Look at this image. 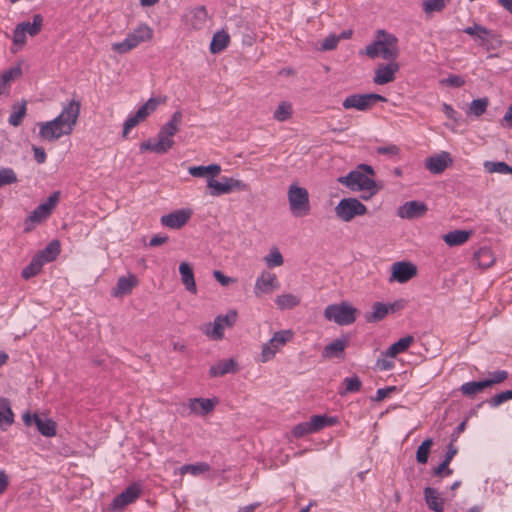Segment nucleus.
<instances>
[{
  "label": "nucleus",
  "instance_id": "nucleus-41",
  "mask_svg": "<svg viewBox=\"0 0 512 512\" xmlns=\"http://www.w3.org/2000/svg\"><path fill=\"white\" fill-rule=\"evenodd\" d=\"M26 111L27 107L25 101L13 105L12 112L8 119L9 124L14 127L19 126L26 115Z\"/></svg>",
  "mask_w": 512,
  "mask_h": 512
},
{
  "label": "nucleus",
  "instance_id": "nucleus-4",
  "mask_svg": "<svg viewBox=\"0 0 512 512\" xmlns=\"http://www.w3.org/2000/svg\"><path fill=\"white\" fill-rule=\"evenodd\" d=\"M153 35V29L148 24L141 23L129 32L123 41L113 43L111 49L118 54H126L140 44L151 41Z\"/></svg>",
  "mask_w": 512,
  "mask_h": 512
},
{
  "label": "nucleus",
  "instance_id": "nucleus-54",
  "mask_svg": "<svg viewBox=\"0 0 512 512\" xmlns=\"http://www.w3.org/2000/svg\"><path fill=\"white\" fill-rule=\"evenodd\" d=\"M508 375V372L505 370L489 372V378L485 379V383L487 384L488 388L492 387L495 384L504 382L508 378Z\"/></svg>",
  "mask_w": 512,
  "mask_h": 512
},
{
  "label": "nucleus",
  "instance_id": "nucleus-27",
  "mask_svg": "<svg viewBox=\"0 0 512 512\" xmlns=\"http://www.w3.org/2000/svg\"><path fill=\"white\" fill-rule=\"evenodd\" d=\"M21 74L22 69L17 65L4 71L0 75V96L9 92L11 80L19 78Z\"/></svg>",
  "mask_w": 512,
  "mask_h": 512
},
{
  "label": "nucleus",
  "instance_id": "nucleus-55",
  "mask_svg": "<svg viewBox=\"0 0 512 512\" xmlns=\"http://www.w3.org/2000/svg\"><path fill=\"white\" fill-rule=\"evenodd\" d=\"M265 261L269 268H273L282 265L284 260L279 250L275 248L265 257Z\"/></svg>",
  "mask_w": 512,
  "mask_h": 512
},
{
  "label": "nucleus",
  "instance_id": "nucleus-1",
  "mask_svg": "<svg viewBox=\"0 0 512 512\" xmlns=\"http://www.w3.org/2000/svg\"><path fill=\"white\" fill-rule=\"evenodd\" d=\"M79 114L80 102L71 100L63 106L61 113L56 118L38 124L39 136L49 142L69 136L77 124Z\"/></svg>",
  "mask_w": 512,
  "mask_h": 512
},
{
  "label": "nucleus",
  "instance_id": "nucleus-59",
  "mask_svg": "<svg viewBox=\"0 0 512 512\" xmlns=\"http://www.w3.org/2000/svg\"><path fill=\"white\" fill-rule=\"evenodd\" d=\"M449 462L443 460L436 468L432 470L433 476L445 477L450 476L453 473V470L449 468Z\"/></svg>",
  "mask_w": 512,
  "mask_h": 512
},
{
  "label": "nucleus",
  "instance_id": "nucleus-34",
  "mask_svg": "<svg viewBox=\"0 0 512 512\" xmlns=\"http://www.w3.org/2000/svg\"><path fill=\"white\" fill-rule=\"evenodd\" d=\"M348 340L346 338H339L328 344L323 351L325 357H340L344 352Z\"/></svg>",
  "mask_w": 512,
  "mask_h": 512
},
{
  "label": "nucleus",
  "instance_id": "nucleus-52",
  "mask_svg": "<svg viewBox=\"0 0 512 512\" xmlns=\"http://www.w3.org/2000/svg\"><path fill=\"white\" fill-rule=\"evenodd\" d=\"M224 324L222 322V315H219L215 318L213 322L212 330L207 329L205 331L206 335L212 339L220 340L224 336Z\"/></svg>",
  "mask_w": 512,
  "mask_h": 512
},
{
  "label": "nucleus",
  "instance_id": "nucleus-51",
  "mask_svg": "<svg viewBox=\"0 0 512 512\" xmlns=\"http://www.w3.org/2000/svg\"><path fill=\"white\" fill-rule=\"evenodd\" d=\"M210 470L209 464L205 462H200L196 464H185L180 468V473L186 474L191 473L192 475H199L205 472H208Z\"/></svg>",
  "mask_w": 512,
  "mask_h": 512
},
{
  "label": "nucleus",
  "instance_id": "nucleus-62",
  "mask_svg": "<svg viewBox=\"0 0 512 512\" xmlns=\"http://www.w3.org/2000/svg\"><path fill=\"white\" fill-rule=\"evenodd\" d=\"M440 83L450 87H461L465 84V80L459 75H449L446 79L441 80Z\"/></svg>",
  "mask_w": 512,
  "mask_h": 512
},
{
  "label": "nucleus",
  "instance_id": "nucleus-33",
  "mask_svg": "<svg viewBox=\"0 0 512 512\" xmlns=\"http://www.w3.org/2000/svg\"><path fill=\"white\" fill-rule=\"evenodd\" d=\"M230 42V36L225 31L216 32L210 43V51L213 54L223 51Z\"/></svg>",
  "mask_w": 512,
  "mask_h": 512
},
{
  "label": "nucleus",
  "instance_id": "nucleus-22",
  "mask_svg": "<svg viewBox=\"0 0 512 512\" xmlns=\"http://www.w3.org/2000/svg\"><path fill=\"white\" fill-rule=\"evenodd\" d=\"M34 424L39 433L45 437H53L56 435L57 424L50 418H42L37 413L33 414Z\"/></svg>",
  "mask_w": 512,
  "mask_h": 512
},
{
  "label": "nucleus",
  "instance_id": "nucleus-9",
  "mask_svg": "<svg viewBox=\"0 0 512 512\" xmlns=\"http://www.w3.org/2000/svg\"><path fill=\"white\" fill-rule=\"evenodd\" d=\"M384 101V97L379 94H353L343 101L345 109H356L366 111L371 109L377 102Z\"/></svg>",
  "mask_w": 512,
  "mask_h": 512
},
{
  "label": "nucleus",
  "instance_id": "nucleus-10",
  "mask_svg": "<svg viewBox=\"0 0 512 512\" xmlns=\"http://www.w3.org/2000/svg\"><path fill=\"white\" fill-rule=\"evenodd\" d=\"M293 337L291 330H280L276 332L273 337L263 345L261 352V361L266 362L272 359L278 349L284 346Z\"/></svg>",
  "mask_w": 512,
  "mask_h": 512
},
{
  "label": "nucleus",
  "instance_id": "nucleus-2",
  "mask_svg": "<svg viewBox=\"0 0 512 512\" xmlns=\"http://www.w3.org/2000/svg\"><path fill=\"white\" fill-rule=\"evenodd\" d=\"M338 182L351 191L360 193L364 200L370 199L379 191L375 181V172L371 166L366 164H360L346 176L339 177Z\"/></svg>",
  "mask_w": 512,
  "mask_h": 512
},
{
  "label": "nucleus",
  "instance_id": "nucleus-36",
  "mask_svg": "<svg viewBox=\"0 0 512 512\" xmlns=\"http://www.w3.org/2000/svg\"><path fill=\"white\" fill-rule=\"evenodd\" d=\"M14 422V414L6 399L0 400V428L6 430Z\"/></svg>",
  "mask_w": 512,
  "mask_h": 512
},
{
  "label": "nucleus",
  "instance_id": "nucleus-16",
  "mask_svg": "<svg viewBox=\"0 0 512 512\" xmlns=\"http://www.w3.org/2000/svg\"><path fill=\"white\" fill-rule=\"evenodd\" d=\"M279 286L275 274L263 272L256 280L254 293L257 297H260L262 294H271L274 290H277Z\"/></svg>",
  "mask_w": 512,
  "mask_h": 512
},
{
  "label": "nucleus",
  "instance_id": "nucleus-53",
  "mask_svg": "<svg viewBox=\"0 0 512 512\" xmlns=\"http://www.w3.org/2000/svg\"><path fill=\"white\" fill-rule=\"evenodd\" d=\"M365 319L369 323L378 322L384 319V302H376L374 304V310L372 312H367Z\"/></svg>",
  "mask_w": 512,
  "mask_h": 512
},
{
  "label": "nucleus",
  "instance_id": "nucleus-35",
  "mask_svg": "<svg viewBox=\"0 0 512 512\" xmlns=\"http://www.w3.org/2000/svg\"><path fill=\"white\" fill-rule=\"evenodd\" d=\"M301 302V298L294 294H281L275 298V303L280 310L293 309Z\"/></svg>",
  "mask_w": 512,
  "mask_h": 512
},
{
  "label": "nucleus",
  "instance_id": "nucleus-58",
  "mask_svg": "<svg viewBox=\"0 0 512 512\" xmlns=\"http://www.w3.org/2000/svg\"><path fill=\"white\" fill-rule=\"evenodd\" d=\"M292 433L296 438H301L305 435L312 434L314 432L311 428L310 422L307 421V422H302V423L297 424L293 428Z\"/></svg>",
  "mask_w": 512,
  "mask_h": 512
},
{
  "label": "nucleus",
  "instance_id": "nucleus-31",
  "mask_svg": "<svg viewBox=\"0 0 512 512\" xmlns=\"http://www.w3.org/2000/svg\"><path fill=\"white\" fill-rule=\"evenodd\" d=\"M414 340L415 339L412 335L400 338L397 342L393 343L388 349H386V357H396L398 354L407 351Z\"/></svg>",
  "mask_w": 512,
  "mask_h": 512
},
{
  "label": "nucleus",
  "instance_id": "nucleus-17",
  "mask_svg": "<svg viewBox=\"0 0 512 512\" xmlns=\"http://www.w3.org/2000/svg\"><path fill=\"white\" fill-rule=\"evenodd\" d=\"M426 211L427 206L424 203L409 201L399 207L398 214L401 218L413 220L424 215Z\"/></svg>",
  "mask_w": 512,
  "mask_h": 512
},
{
  "label": "nucleus",
  "instance_id": "nucleus-29",
  "mask_svg": "<svg viewBox=\"0 0 512 512\" xmlns=\"http://www.w3.org/2000/svg\"><path fill=\"white\" fill-rule=\"evenodd\" d=\"M464 33L474 37L479 40L481 44H486L490 42L493 38V33L488 30L486 27L474 24L473 26H469L464 29Z\"/></svg>",
  "mask_w": 512,
  "mask_h": 512
},
{
  "label": "nucleus",
  "instance_id": "nucleus-50",
  "mask_svg": "<svg viewBox=\"0 0 512 512\" xmlns=\"http://www.w3.org/2000/svg\"><path fill=\"white\" fill-rule=\"evenodd\" d=\"M433 445V440L431 438L425 439L417 448L416 451V460L420 464H426L429 457V452L431 446Z\"/></svg>",
  "mask_w": 512,
  "mask_h": 512
},
{
  "label": "nucleus",
  "instance_id": "nucleus-26",
  "mask_svg": "<svg viewBox=\"0 0 512 512\" xmlns=\"http://www.w3.org/2000/svg\"><path fill=\"white\" fill-rule=\"evenodd\" d=\"M192 215L189 208L179 209L161 217V224H186Z\"/></svg>",
  "mask_w": 512,
  "mask_h": 512
},
{
  "label": "nucleus",
  "instance_id": "nucleus-24",
  "mask_svg": "<svg viewBox=\"0 0 512 512\" xmlns=\"http://www.w3.org/2000/svg\"><path fill=\"white\" fill-rule=\"evenodd\" d=\"M61 251V245L58 240H52L44 249L40 250L35 257L43 264L54 261Z\"/></svg>",
  "mask_w": 512,
  "mask_h": 512
},
{
  "label": "nucleus",
  "instance_id": "nucleus-42",
  "mask_svg": "<svg viewBox=\"0 0 512 512\" xmlns=\"http://www.w3.org/2000/svg\"><path fill=\"white\" fill-rule=\"evenodd\" d=\"M449 3L450 0H423L421 6L425 14L430 16L442 12Z\"/></svg>",
  "mask_w": 512,
  "mask_h": 512
},
{
  "label": "nucleus",
  "instance_id": "nucleus-19",
  "mask_svg": "<svg viewBox=\"0 0 512 512\" xmlns=\"http://www.w3.org/2000/svg\"><path fill=\"white\" fill-rule=\"evenodd\" d=\"M138 284V279L135 275L122 276L118 279L116 286L112 289V296L122 297L132 292L133 288Z\"/></svg>",
  "mask_w": 512,
  "mask_h": 512
},
{
  "label": "nucleus",
  "instance_id": "nucleus-47",
  "mask_svg": "<svg viewBox=\"0 0 512 512\" xmlns=\"http://www.w3.org/2000/svg\"><path fill=\"white\" fill-rule=\"evenodd\" d=\"M18 176L15 170L11 167L0 168V190L6 186L16 184Z\"/></svg>",
  "mask_w": 512,
  "mask_h": 512
},
{
  "label": "nucleus",
  "instance_id": "nucleus-20",
  "mask_svg": "<svg viewBox=\"0 0 512 512\" xmlns=\"http://www.w3.org/2000/svg\"><path fill=\"white\" fill-rule=\"evenodd\" d=\"M237 371V362L234 359L230 358L219 361L218 363L212 365L209 369V376L214 378L224 376L229 373H236Z\"/></svg>",
  "mask_w": 512,
  "mask_h": 512
},
{
  "label": "nucleus",
  "instance_id": "nucleus-15",
  "mask_svg": "<svg viewBox=\"0 0 512 512\" xmlns=\"http://www.w3.org/2000/svg\"><path fill=\"white\" fill-rule=\"evenodd\" d=\"M60 198L59 192L52 193L48 199L40 203L30 215V220L40 222L45 220L57 206Z\"/></svg>",
  "mask_w": 512,
  "mask_h": 512
},
{
  "label": "nucleus",
  "instance_id": "nucleus-32",
  "mask_svg": "<svg viewBox=\"0 0 512 512\" xmlns=\"http://www.w3.org/2000/svg\"><path fill=\"white\" fill-rule=\"evenodd\" d=\"M474 261L480 268H489L495 262V257L488 247H481L474 253Z\"/></svg>",
  "mask_w": 512,
  "mask_h": 512
},
{
  "label": "nucleus",
  "instance_id": "nucleus-60",
  "mask_svg": "<svg viewBox=\"0 0 512 512\" xmlns=\"http://www.w3.org/2000/svg\"><path fill=\"white\" fill-rule=\"evenodd\" d=\"M442 112L454 124H458L459 123L460 114L450 104L443 103L442 104Z\"/></svg>",
  "mask_w": 512,
  "mask_h": 512
},
{
  "label": "nucleus",
  "instance_id": "nucleus-56",
  "mask_svg": "<svg viewBox=\"0 0 512 512\" xmlns=\"http://www.w3.org/2000/svg\"><path fill=\"white\" fill-rule=\"evenodd\" d=\"M510 399H512V390H506L494 395L488 403L491 407H498Z\"/></svg>",
  "mask_w": 512,
  "mask_h": 512
},
{
  "label": "nucleus",
  "instance_id": "nucleus-63",
  "mask_svg": "<svg viewBox=\"0 0 512 512\" xmlns=\"http://www.w3.org/2000/svg\"><path fill=\"white\" fill-rule=\"evenodd\" d=\"M339 40L340 37H337L336 35H329L322 42V50L328 51L335 49L338 45Z\"/></svg>",
  "mask_w": 512,
  "mask_h": 512
},
{
  "label": "nucleus",
  "instance_id": "nucleus-21",
  "mask_svg": "<svg viewBox=\"0 0 512 512\" xmlns=\"http://www.w3.org/2000/svg\"><path fill=\"white\" fill-rule=\"evenodd\" d=\"M473 233V230L456 229L444 234L442 239L449 247H455L466 243Z\"/></svg>",
  "mask_w": 512,
  "mask_h": 512
},
{
  "label": "nucleus",
  "instance_id": "nucleus-30",
  "mask_svg": "<svg viewBox=\"0 0 512 512\" xmlns=\"http://www.w3.org/2000/svg\"><path fill=\"white\" fill-rule=\"evenodd\" d=\"M189 174L193 177H206L214 178L221 172V166L218 164H211L208 166H193L188 170Z\"/></svg>",
  "mask_w": 512,
  "mask_h": 512
},
{
  "label": "nucleus",
  "instance_id": "nucleus-18",
  "mask_svg": "<svg viewBox=\"0 0 512 512\" xmlns=\"http://www.w3.org/2000/svg\"><path fill=\"white\" fill-rule=\"evenodd\" d=\"M450 164H452V159L450 158L449 153L442 152L428 158L425 166L430 172L439 174L442 173Z\"/></svg>",
  "mask_w": 512,
  "mask_h": 512
},
{
  "label": "nucleus",
  "instance_id": "nucleus-23",
  "mask_svg": "<svg viewBox=\"0 0 512 512\" xmlns=\"http://www.w3.org/2000/svg\"><path fill=\"white\" fill-rule=\"evenodd\" d=\"M179 273L181 276V282L185 286V289L192 294H196L197 286L192 267L187 262H182L179 266Z\"/></svg>",
  "mask_w": 512,
  "mask_h": 512
},
{
  "label": "nucleus",
  "instance_id": "nucleus-37",
  "mask_svg": "<svg viewBox=\"0 0 512 512\" xmlns=\"http://www.w3.org/2000/svg\"><path fill=\"white\" fill-rule=\"evenodd\" d=\"M362 387V382L357 375L352 377H346L342 381V389L338 391L340 396H345L349 393H356L360 391Z\"/></svg>",
  "mask_w": 512,
  "mask_h": 512
},
{
  "label": "nucleus",
  "instance_id": "nucleus-28",
  "mask_svg": "<svg viewBox=\"0 0 512 512\" xmlns=\"http://www.w3.org/2000/svg\"><path fill=\"white\" fill-rule=\"evenodd\" d=\"M424 497L427 506L434 512H442L444 509V502L439 497L436 489L432 487H426L424 489Z\"/></svg>",
  "mask_w": 512,
  "mask_h": 512
},
{
  "label": "nucleus",
  "instance_id": "nucleus-45",
  "mask_svg": "<svg viewBox=\"0 0 512 512\" xmlns=\"http://www.w3.org/2000/svg\"><path fill=\"white\" fill-rule=\"evenodd\" d=\"M293 115V108L289 102H281L273 113V118L278 122L289 120Z\"/></svg>",
  "mask_w": 512,
  "mask_h": 512
},
{
  "label": "nucleus",
  "instance_id": "nucleus-38",
  "mask_svg": "<svg viewBox=\"0 0 512 512\" xmlns=\"http://www.w3.org/2000/svg\"><path fill=\"white\" fill-rule=\"evenodd\" d=\"M164 102L165 99L150 98L135 112L137 114V118L145 121L158 108V106Z\"/></svg>",
  "mask_w": 512,
  "mask_h": 512
},
{
  "label": "nucleus",
  "instance_id": "nucleus-44",
  "mask_svg": "<svg viewBox=\"0 0 512 512\" xmlns=\"http://www.w3.org/2000/svg\"><path fill=\"white\" fill-rule=\"evenodd\" d=\"M489 106V99L487 97L478 98L473 100L466 111L467 115H473L475 117L482 116Z\"/></svg>",
  "mask_w": 512,
  "mask_h": 512
},
{
  "label": "nucleus",
  "instance_id": "nucleus-39",
  "mask_svg": "<svg viewBox=\"0 0 512 512\" xmlns=\"http://www.w3.org/2000/svg\"><path fill=\"white\" fill-rule=\"evenodd\" d=\"M310 425L313 432H318L325 427L332 426L337 423L336 417H330L326 415H313L310 420Z\"/></svg>",
  "mask_w": 512,
  "mask_h": 512
},
{
  "label": "nucleus",
  "instance_id": "nucleus-7",
  "mask_svg": "<svg viewBox=\"0 0 512 512\" xmlns=\"http://www.w3.org/2000/svg\"><path fill=\"white\" fill-rule=\"evenodd\" d=\"M288 201L294 215H306L309 212V194L305 188L292 184L288 190Z\"/></svg>",
  "mask_w": 512,
  "mask_h": 512
},
{
  "label": "nucleus",
  "instance_id": "nucleus-6",
  "mask_svg": "<svg viewBox=\"0 0 512 512\" xmlns=\"http://www.w3.org/2000/svg\"><path fill=\"white\" fill-rule=\"evenodd\" d=\"M44 19L41 14L33 15V22H21L13 31V44L21 49L26 44V34L34 37L40 33Z\"/></svg>",
  "mask_w": 512,
  "mask_h": 512
},
{
  "label": "nucleus",
  "instance_id": "nucleus-3",
  "mask_svg": "<svg viewBox=\"0 0 512 512\" xmlns=\"http://www.w3.org/2000/svg\"><path fill=\"white\" fill-rule=\"evenodd\" d=\"M182 117L180 111L174 112L171 119L160 128L155 140L148 139L140 144V152L167 153L175 144L174 136L180 130Z\"/></svg>",
  "mask_w": 512,
  "mask_h": 512
},
{
  "label": "nucleus",
  "instance_id": "nucleus-43",
  "mask_svg": "<svg viewBox=\"0 0 512 512\" xmlns=\"http://www.w3.org/2000/svg\"><path fill=\"white\" fill-rule=\"evenodd\" d=\"M207 10L200 6L191 10L189 22L194 29H200L206 23Z\"/></svg>",
  "mask_w": 512,
  "mask_h": 512
},
{
  "label": "nucleus",
  "instance_id": "nucleus-25",
  "mask_svg": "<svg viewBox=\"0 0 512 512\" xmlns=\"http://www.w3.org/2000/svg\"><path fill=\"white\" fill-rule=\"evenodd\" d=\"M188 407L192 413L206 415L214 409L215 402L208 398H192Z\"/></svg>",
  "mask_w": 512,
  "mask_h": 512
},
{
  "label": "nucleus",
  "instance_id": "nucleus-46",
  "mask_svg": "<svg viewBox=\"0 0 512 512\" xmlns=\"http://www.w3.org/2000/svg\"><path fill=\"white\" fill-rule=\"evenodd\" d=\"M382 37H384V31L379 30L377 40L368 45L365 49V54L367 56H369L370 58H376L382 52H384V40L382 39Z\"/></svg>",
  "mask_w": 512,
  "mask_h": 512
},
{
  "label": "nucleus",
  "instance_id": "nucleus-13",
  "mask_svg": "<svg viewBox=\"0 0 512 512\" xmlns=\"http://www.w3.org/2000/svg\"><path fill=\"white\" fill-rule=\"evenodd\" d=\"M365 212V206L355 198L343 199L336 207L337 215L345 222L350 221L354 216L363 215Z\"/></svg>",
  "mask_w": 512,
  "mask_h": 512
},
{
  "label": "nucleus",
  "instance_id": "nucleus-57",
  "mask_svg": "<svg viewBox=\"0 0 512 512\" xmlns=\"http://www.w3.org/2000/svg\"><path fill=\"white\" fill-rule=\"evenodd\" d=\"M143 122L142 119L137 118V114H130L123 125V137L127 138L130 131L135 128L139 123Z\"/></svg>",
  "mask_w": 512,
  "mask_h": 512
},
{
  "label": "nucleus",
  "instance_id": "nucleus-14",
  "mask_svg": "<svg viewBox=\"0 0 512 512\" xmlns=\"http://www.w3.org/2000/svg\"><path fill=\"white\" fill-rule=\"evenodd\" d=\"M417 275V266L409 261L395 262L391 266L390 282L406 283Z\"/></svg>",
  "mask_w": 512,
  "mask_h": 512
},
{
  "label": "nucleus",
  "instance_id": "nucleus-8",
  "mask_svg": "<svg viewBox=\"0 0 512 512\" xmlns=\"http://www.w3.org/2000/svg\"><path fill=\"white\" fill-rule=\"evenodd\" d=\"M207 186L211 189V195L219 196L222 194H228L233 191H244L247 189V185L238 179L222 177L220 181L214 178H208Z\"/></svg>",
  "mask_w": 512,
  "mask_h": 512
},
{
  "label": "nucleus",
  "instance_id": "nucleus-5",
  "mask_svg": "<svg viewBox=\"0 0 512 512\" xmlns=\"http://www.w3.org/2000/svg\"><path fill=\"white\" fill-rule=\"evenodd\" d=\"M357 309L348 302L330 304L324 310L327 320L333 321L340 326H346L356 321Z\"/></svg>",
  "mask_w": 512,
  "mask_h": 512
},
{
  "label": "nucleus",
  "instance_id": "nucleus-64",
  "mask_svg": "<svg viewBox=\"0 0 512 512\" xmlns=\"http://www.w3.org/2000/svg\"><path fill=\"white\" fill-rule=\"evenodd\" d=\"M213 276L222 286H229L237 282V279L226 276L219 270H215Z\"/></svg>",
  "mask_w": 512,
  "mask_h": 512
},
{
  "label": "nucleus",
  "instance_id": "nucleus-40",
  "mask_svg": "<svg viewBox=\"0 0 512 512\" xmlns=\"http://www.w3.org/2000/svg\"><path fill=\"white\" fill-rule=\"evenodd\" d=\"M486 388H488V386L485 383V380H482L463 383L459 390L465 396L474 397L476 394L482 392Z\"/></svg>",
  "mask_w": 512,
  "mask_h": 512
},
{
  "label": "nucleus",
  "instance_id": "nucleus-61",
  "mask_svg": "<svg viewBox=\"0 0 512 512\" xmlns=\"http://www.w3.org/2000/svg\"><path fill=\"white\" fill-rule=\"evenodd\" d=\"M407 303V300L401 298L394 301L393 303L386 304V315L403 310L407 306Z\"/></svg>",
  "mask_w": 512,
  "mask_h": 512
},
{
  "label": "nucleus",
  "instance_id": "nucleus-48",
  "mask_svg": "<svg viewBox=\"0 0 512 512\" xmlns=\"http://www.w3.org/2000/svg\"><path fill=\"white\" fill-rule=\"evenodd\" d=\"M484 169L488 173L499 174H512V167L505 162L485 161L483 164Z\"/></svg>",
  "mask_w": 512,
  "mask_h": 512
},
{
  "label": "nucleus",
  "instance_id": "nucleus-49",
  "mask_svg": "<svg viewBox=\"0 0 512 512\" xmlns=\"http://www.w3.org/2000/svg\"><path fill=\"white\" fill-rule=\"evenodd\" d=\"M44 266V264L38 260V258H36L35 256L32 258V260L30 261V263L23 268L22 272H21V276L28 280L34 276H36L37 274H39L42 270V267Z\"/></svg>",
  "mask_w": 512,
  "mask_h": 512
},
{
  "label": "nucleus",
  "instance_id": "nucleus-12",
  "mask_svg": "<svg viewBox=\"0 0 512 512\" xmlns=\"http://www.w3.org/2000/svg\"><path fill=\"white\" fill-rule=\"evenodd\" d=\"M141 493L142 490L139 485H129L120 494L114 497L109 506V510L112 512L123 510L127 505L134 503L140 497Z\"/></svg>",
  "mask_w": 512,
  "mask_h": 512
},
{
  "label": "nucleus",
  "instance_id": "nucleus-11",
  "mask_svg": "<svg viewBox=\"0 0 512 512\" xmlns=\"http://www.w3.org/2000/svg\"><path fill=\"white\" fill-rule=\"evenodd\" d=\"M398 53L397 39L393 35L386 34V83L393 81L395 73L399 70V64L394 61Z\"/></svg>",
  "mask_w": 512,
  "mask_h": 512
}]
</instances>
